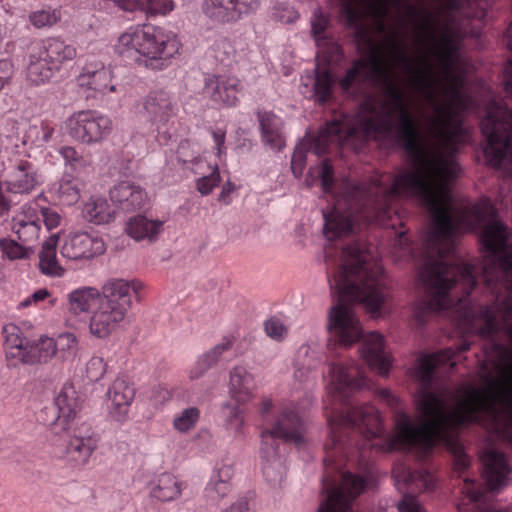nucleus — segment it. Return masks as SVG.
Masks as SVG:
<instances>
[{"instance_id": "nucleus-33", "label": "nucleus", "mask_w": 512, "mask_h": 512, "mask_svg": "<svg viewBox=\"0 0 512 512\" xmlns=\"http://www.w3.org/2000/svg\"><path fill=\"white\" fill-rule=\"evenodd\" d=\"M455 351L453 348H447L435 354L427 355L420 360L419 368L421 370V382L423 385L431 383L435 370L448 364L450 367L455 366Z\"/></svg>"}, {"instance_id": "nucleus-47", "label": "nucleus", "mask_w": 512, "mask_h": 512, "mask_svg": "<svg viewBox=\"0 0 512 512\" xmlns=\"http://www.w3.org/2000/svg\"><path fill=\"white\" fill-rule=\"evenodd\" d=\"M54 133V128L50 127L45 123H41L39 126H31L23 140V144H31L36 146H42L47 143Z\"/></svg>"}, {"instance_id": "nucleus-4", "label": "nucleus", "mask_w": 512, "mask_h": 512, "mask_svg": "<svg viewBox=\"0 0 512 512\" xmlns=\"http://www.w3.org/2000/svg\"><path fill=\"white\" fill-rule=\"evenodd\" d=\"M507 228L498 221L488 223L482 232L481 240L492 259L483 268V277L487 286L505 289V293H495L491 307H481L476 320L483 322L478 333L491 336L497 330L505 328L512 335V245L507 246Z\"/></svg>"}, {"instance_id": "nucleus-54", "label": "nucleus", "mask_w": 512, "mask_h": 512, "mask_svg": "<svg viewBox=\"0 0 512 512\" xmlns=\"http://www.w3.org/2000/svg\"><path fill=\"white\" fill-rule=\"evenodd\" d=\"M308 151L305 143H300L295 147L291 158V170L295 177L299 178L306 165V153Z\"/></svg>"}, {"instance_id": "nucleus-19", "label": "nucleus", "mask_w": 512, "mask_h": 512, "mask_svg": "<svg viewBox=\"0 0 512 512\" xmlns=\"http://www.w3.org/2000/svg\"><path fill=\"white\" fill-rule=\"evenodd\" d=\"M106 396L111 403L109 414L114 420L123 422L135 396L133 386L126 379L117 378L108 388Z\"/></svg>"}, {"instance_id": "nucleus-48", "label": "nucleus", "mask_w": 512, "mask_h": 512, "mask_svg": "<svg viewBox=\"0 0 512 512\" xmlns=\"http://www.w3.org/2000/svg\"><path fill=\"white\" fill-rule=\"evenodd\" d=\"M58 197L66 205H73L80 199V184L76 179H63L58 187Z\"/></svg>"}, {"instance_id": "nucleus-23", "label": "nucleus", "mask_w": 512, "mask_h": 512, "mask_svg": "<svg viewBox=\"0 0 512 512\" xmlns=\"http://www.w3.org/2000/svg\"><path fill=\"white\" fill-rule=\"evenodd\" d=\"M36 47L45 56V60L51 64V67L57 68V70L77 57L76 47L66 43L60 37H49Z\"/></svg>"}, {"instance_id": "nucleus-12", "label": "nucleus", "mask_w": 512, "mask_h": 512, "mask_svg": "<svg viewBox=\"0 0 512 512\" xmlns=\"http://www.w3.org/2000/svg\"><path fill=\"white\" fill-rule=\"evenodd\" d=\"M4 184L9 192L28 194L38 184L33 164L27 160L9 159L3 168Z\"/></svg>"}, {"instance_id": "nucleus-42", "label": "nucleus", "mask_w": 512, "mask_h": 512, "mask_svg": "<svg viewBox=\"0 0 512 512\" xmlns=\"http://www.w3.org/2000/svg\"><path fill=\"white\" fill-rule=\"evenodd\" d=\"M55 356L61 361H71L77 356L79 344L73 333L66 332L53 338Z\"/></svg>"}, {"instance_id": "nucleus-30", "label": "nucleus", "mask_w": 512, "mask_h": 512, "mask_svg": "<svg viewBox=\"0 0 512 512\" xmlns=\"http://www.w3.org/2000/svg\"><path fill=\"white\" fill-rule=\"evenodd\" d=\"M83 218L94 225H105L114 221L115 209L104 197H90L82 208Z\"/></svg>"}, {"instance_id": "nucleus-5", "label": "nucleus", "mask_w": 512, "mask_h": 512, "mask_svg": "<svg viewBox=\"0 0 512 512\" xmlns=\"http://www.w3.org/2000/svg\"><path fill=\"white\" fill-rule=\"evenodd\" d=\"M400 5L389 4L401 15L402 20L409 21L418 34L425 36L432 43L431 54L438 63L441 75L449 83V97L452 102L463 106L464 77L462 75L465 59L460 51L461 38L457 33L445 30L435 35V19L426 9L412 4L409 0H401Z\"/></svg>"}, {"instance_id": "nucleus-26", "label": "nucleus", "mask_w": 512, "mask_h": 512, "mask_svg": "<svg viewBox=\"0 0 512 512\" xmlns=\"http://www.w3.org/2000/svg\"><path fill=\"white\" fill-rule=\"evenodd\" d=\"M203 92L216 105L231 106L236 103V83L218 76H210L205 80Z\"/></svg>"}, {"instance_id": "nucleus-49", "label": "nucleus", "mask_w": 512, "mask_h": 512, "mask_svg": "<svg viewBox=\"0 0 512 512\" xmlns=\"http://www.w3.org/2000/svg\"><path fill=\"white\" fill-rule=\"evenodd\" d=\"M0 249L10 260L28 258L32 253V249L29 246L6 238H0Z\"/></svg>"}, {"instance_id": "nucleus-58", "label": "nucleus", "mask_w": 512, "mask_h": 512, "mask_svg": "<svg viewBox=\"0 0 512 512\" xmlns=\"http://www.w3.org/2000/svg\"><path fill=\"white\" fill-rule=\"evenodd\" d=\"M86 370L90 379L97 381L106 373V363L100 357H92L87 363Z\"/></svg>"}, {"instance_id": "nucleus-25", "label": "nucleus", "mask_w": 512, "mask_h": 512, "mask_svg": "<svg viewBox=\"0 0 512 512\" xmlns=\"http://www.w3.org/2000/svg\"><path fill=\"white\" fill-rule=\"evenodd\" d=\"M130 283L124 279H110L102 287V295L99 293V299L122 310L127 314L131 306Z\"/></svg>"}, {"instance_id": "nucleus-40", "label": "nucleus", "mask_w": 512, "mask_h": 512, "mask_svg": "<svg viewBox=\"0 0 512 512\" xmlns=\"http://www.w3.org/2000/svg\"><path fill=\"white\" fill-rule=\"evenodd\" d=\"M38 419L43 425L50 426L55 434L69 431L72 425L69 419L64 418V414L60 411V408L56 406L55 402L42 408L39 412Z\"/></svg>"}, {"instance_id": "nucleus-6", "label": "nucleus", "mask_w": 512, "mask_h": 512, "mask_svg": "<svg viewBox=\"0 0 512 512\" xmlns=\"http://www.w3.org/2000/svg\"><path fill=\"white\" fill-rule=\"evenodd\" d=\"M507 38L506 45L512 51V24L507 30ZM505 78V89L512 94V60L505 68ZM481 131L487 142L484 152L488 163L496 168L509 164L505 173L512 178V108L507 103L491 101L481 122Z\"/></svg>"}, {"instance_id": "nucleus-34", "label": "nucleus", "mask_w": 512, "mask_h": 512, "mask_svg": "<svg viewBox=\"0 0 512 512\" xmlns=\"http://www.w3.org/2000/svg\"><path fill=\"white\" fill-rule=\"evenodd\" d=\"M99 291L94 287H82L73 290L67 297V309L74 315L87 313L90 308L97 304Z\"/></svg>"}, {"instance_id": "nucleus-13", "label": "nucleus", "mask_w": 512, "mask_h": 512, "mask_svg": "<svg viewBox=\"0 0 512 512\" xmlns=\"http://www.w3.org/2000/svg\"><path fill=\"white\" fill-rule=\"evenodd\" d=\"M259 0H205L203 11L210 19L231 23L257 9Z\"/></svg>"}, {"instance_id": "nucleus-45", "label": "nucleus", "mask_w": 512, "mask_h": 512, "mask_svg": "<svg viewBox=\"0 0 512 512\" xmlns=\"http://www.w3.org/2000/svg\"><path fill=\"white\" fill-rule=\"evenodd\" d=\"M13 228L24 245L33 244L39 238L40 225L35 220H16Z\"/></svg>"}, {"instance_id": "nucleus-14", "label": "nucleus", "mask_w": 512, "mask_h": 512, "mask_svg": "<svg viewBox=\"0 0 512 512\" xmlns=\"http://www.w3.org/2000/svg\"><path fill=\"white\" fill-rule=\"evenodd\" d=\"M358 125V119L351 124H343L333 121L320 130L318 136L313 140L308 149H312L317 155L325 153L328 145L332 142H339L341 145H351L354 149L359 148L368 139H360L356 135H348L350 128Z\"/></svg>"}, {"instance_id": "nucleus-27", "label": "nucleus", "mask_w": 512, "mask_h": 512, "mask_svg": "<svg viewBox=\"0 0 512 512\" xmlns=\"http://www.w3.org/2000/svg\"><path fill=\"white\" fill-rule=\"evenodd\" d=\"M344 421L351 426L366 427L370 437H378L381 433L378 411L371 405L352 406Z\"/></svg>"}, {"instance_id": "nucleus-17", "label": "nucleus", "mask_w": 512, "mask_h": 512, "mask_svg": "<svg viewBox=\"0 0 512 512\" xmlns=\"http://www.w3.org/2000/svg\"><path fill=\"white\" fill-rule=\"evenodd\" d=\"M483 477L490 490L502 488L508 484L510 465L505 455L495 449H486L482 456Z\"/></svg>"}, {"instance_id": "nucleus-44", "label": "nucleus", "mask_w": 512, "mask_h": 512, "mask_svg": "<svg viewBox=\"0 0 512 512\" xmlns=\"http://www.w3.org/2000/svg\"><path fill=\"white\" fill-rule=\"evenodd\" d=\"M317 46V59L328 64H337L343 57L341 47L332 39L325 37L315 41Z\"/></svg>"}, {"instance_id": "nucleus-15", "label": "nucleus", "mask_w": 512, "mask_h": 512, "mask_svg": "<svg viewBox=\"0 0 512 512\" xmlns=\"http://www.w3.org/2000/svg\"><path fill=\"white\" fill-rule=\"evenodd\" d=\"M66 455L77 463H86L97 446V438L92 427L85 422L71 425Z\"/></svg>"}, {"instance_id": "nucleus-11", "label": "nucleus", "mask_w": 512, "mask_h": 512, "mask_svg": "<svg viewBox=\"0 0 512 512\" xmlns=\"http://www.w3.org/2000/svg\"><path fill=\"white\" fill-rule=\"evenodd\" d=\"M343 11L348 24L356 29L357 35L367 37V31L362 23L365 16L379 22V29L384 30V19L389 13V4L400 5L401 0H343Z\"/></svg>"}, {"instance_id": "nucleus-46", "label": "nucleus", "mask_w": 512, "mask_h": 512, "mask_svg": "<svg viewBox=\"0 0 512 512\" xmlns=\"http://www.w3.org/2000/svg\"><path fill=\"white\" fill-rule=\"evenodd\" d=\"M79 83L81 87H86L88 90L103 93L108 89V73L101 69L82 74L79 76Z\"/></svg>"}, {"instance_id": "nucleus-59", "label": "nucleus", "mask_w": 512, "mask_h": 512, "mask_svg": "<svg viewBox=\"0 0 512 512\" xmlns=\"http://www.w3.org/2000/svg\"><path fill=\"white\" fill-rule=\"evenodd\" d=\"M265 331L273 339L281 340L287 333L286 327L276 318H270L265 322Z\"/></svg>"}, {"instance_id": "nucleus-7", "label": "nucleus", "mask_w": 512, "mask_h": 512, "mask_svg": "<svg viewBox=\"0 0 512 512\" xmlns=\"http://www.w3.org/2000/svg\"><path fill=\"white\" fill-rule=\"evenodd\" d=\"M180 48L176 36L154 26L129 28L118 37L115 45V51L121 57L134 59L152 69H162Z\"/></svg>"}, {"instance_id": "nucleus-43", "label": "nucleus", "mask_w": 512, "mask_h": 512, "mask_svg": "<svg viewBox=\"0 0 512 512\" xmlns=\"http://www.w3.org/2000/svg\"><path fill=\"white\" fill-rule=\"evenodd\" d=\"M333 78L329 70L316 69V76L313 80V91L309 98L314 99L315 102L323 104L327 102L332 95Z\"/></svg>"}, {"instance_id": "nucleus-63", "label": "nucleus", "mask_w": 512, "mask_h": 512, "mask_svg": "<svg viewBox=\"0 0 512 512\" xmlns=\"http://www.w3.org/2000/svg\"><path fill=\"white\" fill-rule=\"evenodd\" d=\"M320 177L323 190L328 191L333 184V168L328 160L321 163Z\"/></svg>"}, {"instance_id": "nucleus-3", "label": "nucleus", "mask_w": 512, "mask_h": 512, "mask_svg": "<svg viewBox=\"0 0 512 512\" xmlns=\"http://www.w3.org/2000/svg\"><path fill=\"white\" fill-rule=\"evenodd\" d=\"M329 283L338 295V303L330 309L328 328L340 345L348 347L363 336L352 304L363 303L372 317H377L388 292L377 271H372L370 253L360 242L343 247L342 265Z\"/></svg>"}, {"instance_id": "nucleus-64", "label": "nucleus", "mask_w": 512, "mask_h": 512, "mask_svg": "<svg viewBox=\"0 0 512 512\" xmlns=\"http://www.w3.org/2000/svg\"><path fill=\"white\" fill-rule=\"evenodd\" d=\"M60 154L64 158V160L70 165H75L80 162L82 159V155L78 153V151L71 146H65L61 148Z\"/></svg>"}, {"instance_id": "nucleus-28", "label": "nucleus", "mask_w": 512, "mask_h": 512, "mask_svg": "<svg viewBox=\"0 0 512 512\" xmlns=\"http://www.w3.org/2000/svg\"><path fill=\"white\" fill-rule=\"evenodd\" d=\"M254 377L245 367L236 366L230 372L229 393L238 404H245L253 398Z\"/></svg>"}, {"instance_id": "nucleus-20", "label": "nucleus", "mask_w": 512, "mask_h": 512, "mask_svg": "<svg viewBox=\"0 0 512 512\" xmlns=\"http://www.w3.org/2000/svg\"><path fill=\"white\" fill-rule=\"evenodd\" d=\"M361 355L370 368L376 369L381 376L389 373L391 360L384 350L383 336L377 332L369 333L363 341Z\"/></svg>"}, {"instance_id": "nucleus-2", "label": "nucleus", "mask_w": 512, "mask_h": 512, "mask_svg": "<svg viewBox=\"0 0 512 512\" xmlns=\"http://www.w3.org/2000/svg\"><path fill=\"white\" fill-rule=\"evenodd\" d=\"M480 376L481 387L466 385L457 391L450 407L438 395L424 391L417 399L421 423H414L402 410L400 399L392 395L387 404L395 409L394 447L428 453L442 443L454 456L457 469H465L469 460L454 430L470 423H482L489 432L512 444V352L502 344H493Z\"/></svg>"}, {"instance_id": "nucleus-1", "label": "nucleus", "mask_w": 512, "mask_h": 512, "mask_svg": "<svg viewBox=\"0 0 512 512\" xmlns=\"http://www.w3.org/2000/svg\"><path fill=\"white\" fill-rule=\"evenodd\" d=\"M383 46L385 59L371 51L354 60L339 80L345 95L365 97L369 107L348 135L387 140L413 157V168L399 169L390 186L378 177L347 186L345 198L330 212L323 211V232L332 240L348 236L360 220L383 223L390 218L394 197H416L427 206L433 224L424 239L431 256L419 271L426 296H448L457 281L469 295L476 285L473 267L452 264L445 256L453 249L450 236L455 230L473 228L486 217L480 205H456L450 192L460 173L456 151L466 139L459 114L470 98L463 92V106L452 102L442 76L445 99L437 102L430 69L408 54L398 29H389Z\"/></svg>"}, {"instance_id": "nucleus-35", "label": "nucleus", "mask_w": 512, "mask_h": 512, "mask_svg": "<svg viewBox=\"0 0 512 512\" xmlns=\"http://www.w3.org/2000/svg\"><path fill=\"white\" fill-rule=\"evenodd\" d=\"M58 237L51 235L39 251V268L41 272L48 276H61L63 268L58 264L56 258Z\"/></svg>"}, {"instance_id": "nucleus-32", "label": "nucleus", "mask_w": 512, "mask_h": 512, "mask_svg": "<svg viewBox=\"0 0 512 512\" xmlns=\"http://www.w3.org/2000/svg\"><path fill=\"white\" fill-rule=\"evenodd\" d=\"M58 71L57 68L51 67V64L45 60V56L35 46L30 55L27 66V79L33 85H42L47 83Z\"/></svg>"}, {"instance_id": "nucleus-9", "label": "nucleus", "mask_w": 512, "mask_h": 512, "mask_svg": "<svg viewBox=\"0 0 512 512\" xmlns=\"http://www.w3.org/2000/svg\"><path fill=\"white\" fill-rule=\"evenodd\" d=\"M322 491L327 498L320 504L317 512H347L352 501L365 489L366 479L362 476L346 472L342 475L341 484L334 487V480L325 475L322 479Z\"/></svg>"}, {"instance_id": "nucleus-57", "label": "nucleus", "mask_w": 512, "mask_h": 512, "mask_svg": "<svg viewBox=\"0 0 512 512\" xmlns=\"http://www.w3.org/2000/svg\"><path fill=\"white\" fill-rule=\"evenodd\" d=\"M219 182L220 174L218 167L215 166L209 175L198 179L197 189L202 195H208Z\"/></svg>"}, {"instance_id": "nucleus-21", "label": "nucleus", "mask_w": 512, "mask_h": 512, "mask_svg": "<svg viewBox=\"0 0 512 512\" xmlns=\"http://www.w3.org/2000/svg\"><path fill=\"white\" fill-rule=\"evenodd\" d=\"M329 373L333 393L342 395L343 398H347L352 390L366 385L358 366L346 368L339 364H332Z\"/></svg>"}, {"instance_id": "nucleus-24", "label": "nucleus", "mask_w": 512, "mask_h": 512, "mask_svg": "<svg viewBox=\"0 0 512 512\" xmlns=\"http://www.w3.org/2000/svg\"><path fill=\"white\" fill-rule=\"evenodd\" d=\"M110 199L119 205L123 211L132 212L144 207L146 194L140 186L122 181L110 190Z\"/></svg>"}, {"instance_id": "nucleus-51", "label": "nucleus", "mask_w": 512, "mask_h": 512, "mask_svg": "<svg viewBox=\"0 0 512 512\" xmlns=\"http://www.w3.org/2000/svg\"><path fill=\"white\" fill-rule=\"evenodd\" d=\"M200 411L196 407H189L184 409L180 415L175 417L173 420V427L181 432L185 433L193 429L199 420Z\"/></svg>"}, {"instance_id": "nucleus-50", "label": "nucleus", "mask_w": 512, "mask_h": 512, "mask_svg": "<svg viewBox=\"0 0 512 512\" xmlns=\"http://www.w3.org/2000/svg\"><path fill=\"white\" fill-rule=\"evenodd\" d=\"M213 57L221 63H229L234 60L236 50L233 43L227 38H219L211 46Z\"/></svg>"}, {"instance_id": "nucleus-62", "label": "nucleus", "mask_w": 512, "mask_h": 512, "mask_svg": "<svg viewBox=\"0 0 512 512\" xmlns=\"http://www.w3.org/2000/svg\"><path fill=\"white\" fill-rule=\"evenodd\" d=\"M218 476L220 479L215 483L214 489L220 496H224L229 490L227 479L231 476V468L222 467L218 472Z\"/></svg>"}, {"instance_id": "nucleus-8", "label": "nucleus", "mask_w": 512, "mask_h": 512, "mask_svg": "<svg viewBox=\"0 0 512 512\" xmlns=\"http://www.w3.org/2000/svg\"><path fill=\"white\" fill-rule=\"evenodd\" d=\"M304 431V423L299 415L292 409H283L272 427L261 432V452L265 463H280L276 446L274 444L268 445V437L281 439L286 443L301 447L305 443Z\"/></svg>"}, {"instance_id": "nucleus-55", "label": "nucleus", "mask_w": 512, "mask_h": 512, "mask_svg": "<svg viewBox=\"0 0 512 512\" xmlns=\"http://www.w3.org/2000/svg\"><path fill=\"white\" fill-rule=\"evenodd\" d=\"M217 362L216 356L211 355L209 352L199 357L194 367L189 372V378L195 380L204 375Z\"/></svg>"}, {"instance_id": "nucleus-39", "label": "nucleus", "mask_w": 512, "mask_h": 512, "mask_svg": "<svg viewBox=\"0 0 512 512\" xmlns=\"http://www.w3.org/2000/svg\"><path fill=\"white\" fill-rule=\"evenodd\" d=\"M6 357L8 360L17 359L22 363V356L26 353L28 346L25 344V338L22 337L21 330L15 325L4 326Z\"/></svg>"}, {"instance_id": "nucleus-53", "label": "nucleus", "mask_w": 512, "mask_h": 512, "mask_svg": "<svg viewBox=\"0 0 512 512\" xmlns=\"http://www.w3.org/2000/svg\"><path fill=\"white\" fill-rule=\"evenodd\" d=\"M328 24V16L322 12L320 7L315 8L311 17V33L315 41L327 37L325 31L328 27Z\"/></svg>"}, {"instance_id": "nucleus-61", "label": "nucleus", "mask_w": 512, "mask_h": 512, "mask_svg": "<svg viewBox=\"0 0 512 512\" xmlns=\"http://www.w3.org/2000/svg\"><path fill=\"white\" fill-rule=\"evenodd\" d=\"M41 216L43 222L49 230H52L59 226L61 221L60 214L52 208H41Z\"/></svg>"}, {"instance_id": "nucleus-10", "label": "nucleus", "mask_w": 512, "mask_h": 512, "mask_svg": "<svg viewBox=\"0 0 512 512\" xmlns=\"http://www.w3.org/2000/svg\"><path fill=\"white\" fill-rule=\"evenodd\" d=\"M67 132L75 141L91 145L104 140L112 130L111 120L95 111H78L66 121Z\"/></svg>"}, {"instance_id": "nucleus-52", "label": "nucleus", "mask_w": 512, "mask_h": 512, "mask_svg": "<svg viewBox=\"0 0 512 512\" xmlns=\"http://www.w3.org/2000/svg\"><path fill=\"white\" fill-rule=\"evenodd\" d=\"M61 18V13L57 9L38 10L29 15V20L36 28H44L55 25Z\"/></svg>"}, {"instance_id": "nucleus-38", "label": "nucleus", "mask_w": 512, "mask_h": 512, "mask_svg": "<svg viewBox=\"0 0 512 512\" xmlns=\"http://www.w3.org/2000/svg\"><path fill=\"white\" fill-rule=\"evenodd\" d=\"M54 402L64 414V418L69 419L74 424L77 411L80 408V401L73 384L65 383L55 397Z\"/></svg>"}, {"instance_id": "nucleus-16", "label": "nucleus", "mask_w": 512, "mask_h": 512, "mask_svg": "<svg viewBox=\"0 0 512 512\" xmlns=\"http://www.w3.org/2000/svg\"><path fill=\"white\" fill-rule=\"evenodd\" d=\"M104 241L87 232L69 235L61 247V255L70 260H89L105 252Z\"/></svg>"}, {"instance_id": "nucleus-60", "label": "nucleus", "mask_w": 512, "mask_h": 512, "mask_svg": "<svg viewBox=\"0 0 512 512\" xmlns=\"http://www.w3.org/2000/svg\"><path fill=\"white\" fill-rule=\"evenodd\" d=\"M399 512H425L417 498L412 494H404L398 503Z\"/></svg>"}, {"instance_id": "nucleus-29", "label": "nucleus", "mask_w": 512, "mask_h": 512, "mask_svg": "<svg viewBox=\"0 0 512 512\" xmlns=\"http://www.w3.org/2000/svg\"><path fill=\"white\" fill-rule=\"evenodd\" d=\"M257 118L261 130L262 140L271 149L280 151L285 146L281 133L282 122L273 112L258 111Z\"/></svg>"}, {"instance_id": "nucleus-18", "label": "nucleus", "mask_w": 512, "mask_h": 512, "mask_svg": "<svg viewBox=\"0 0 512 512\" xmlns=\"http://www.w3.org/2000/svg\"><path fill=\"white\" fill-rule=\"evenodd\" d=\"M125 316L126 313L122 310L98 299L97 307L90 317V332L98 338H106L119 326Z\"/></svg>"}, {"instance_id": "nucleus-22", "label": "nucleus", "mask_w": 512, "mask_h": 512, "mask_svg": "<svg viewBox=\"0 0 512 512\" xmlns=\"http://www.w3.org/2000/svg\"><path fill=\"white\" fill-rule=\"evenodd\" d=\"M171 96L164 90L149 92L143 99L145 116L154 123H166L174 115Z\"/></svg>"}, {"instance_id": "nucleus-31", "label": "nucleus", "mask_w": 512, "mask_h": 512, "mask_svg": "<svg viewBox=\"0 0 512 512\" xmlns=\"http://www.w3.org/2000/svg\"><path fill=\"white\" fill-rule=\"evenodd\" d=\"M113 3L123 11H142L148 16L165 15L174 8L172 0H113Z\"/></svg>"}, {"instance_id": "nucleus-56", "label": "nucleus", "mask_w": 512, "mask_h": 512, "mask_svg": "<svg viewBox=\"0 0 512 512\" xmlns=\"http://www.w3.org/2000/svg\"><path fill=\"white\" fill-rule=\"evenodd\" d=\"M403 480L408 484H415L417 488L421 487L424 490L432 489V483L430 480V476L427 472L424 471H410L408 470L403 475Z\"/></svg>"}, {"instance_id": "nucleus-41", "label": "nucleus", "mask_w": 512, "mask_h": 512, "mask_svg": "<svg viewBox=\"0 0 512 512\" xmlns=\"http://www.w3.org/2000/svg\"><path fill=\"white\" fill-rule=\"evenodd\" d=\"M181 493L179 483L175 476L163 473L159 476L157 484L152 489V496L161 501H171Z\"/></svg>"}, {"instance_id": "nucleus-37", "label": "nucleus", "mask_w": 512, "mask_h": 512, "mask_svg": "<svg viewBox=\"0 0 512 512\" xmlns=\"http://www.w3.org/2000/svg\"><path fill=\"white\" fill-rule=\"evenodd\" d=\"M53 356V338L43 336L33 345L28 346L26 353L22 356V364L35 365L47 363Z\"/></svg>"}, {"instance_id": "nucleus-36", "label": "nucleus", "mask_w": 512, "mask_h": 512, "mask_svg": "<svg viewBox=\"0 0 512 512\" xmlns=\"http://www.w3.org/2000/svg\"><path fill=\"white\" fill-rule=\"evenodd\" d=\"M162 222H156L147 219L142 215H137L128 220L125 231L135 240H153L159 233Z\"/></svg>"}]
</instances>
